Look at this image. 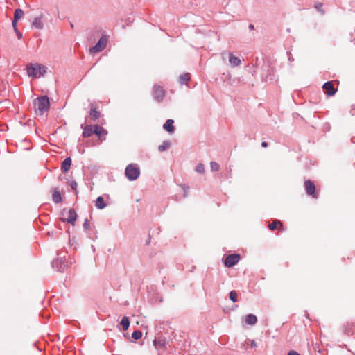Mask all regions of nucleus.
<instances>
[{
  "instance_id": "6ab92c4d",
  "label": "nucleus",
  "mask_w": 355,
  "mask_h": 355,
  "mask_svg": "<svg viewBox=\"0 0 355 355\" xmlns=\"http://www.w3.org/2000/svg\"><path fill=\"white\" fill-rule=\"evenodd\" d=\"M32 26L35 28H42L43 23H42V16H40L35 17L32 23Z\"/></svg>"
},
{
  "instance_id": "f3484780",
  "label": "nucleus",
  "mask_w": 355,
  "mask_h": 355,
  "mask_svg": "<svg viewBox=\"0 0 355 355\" xmlns=\"http://www.w3.org/2000/svg\"><path fill=\"white\" fill-rule=\"evenodd\" d=\"M229 62L232 67H237L241 64L240 59L234 56L232 53H230L229 55Z\"/></svg>"
},
{
  "instance_id": "412c9836",
  "label": "nucleus",
  "mask_w": 355,
  "mask_h": 355,
  "mask_svg": "<svg viewBox=\"0 0 355 355\" xmlns=\"http://www.w3.org/2000/svg\"><path fill=\"white\" fill-rule=\"evenodd\" d=\"M191 78V76L189 73H184L180 76V84H186L187 83Z\"/></svg>"
},
{
  "instance_id": "c85d7f7f",
  "label": "nucleus",
  "mask_w": 355,
  "mask_h": 355,
  "mask_svg": "<svg viewBox=\"0 0 355 355\" xmlns=\"http://www.w3.org/2000/svg\"><path fill=\"white\" fill-rule=\"evenodd\" d=\"M69 186L71 187V189L74 191H76L77 189V183L74 180H71L69 182Z\"/></svg>"
},
{
  "instance_id": "1a4fd4ad",
  "label": "nucleus",
  "mask_w": 355,
  "mask_h": 355,
  "mask_svg": "<svg viewBox=\"0 0 355 355\" xmlns=\"http://www.w3.org/2000/svg\"><path fill=\"white\" fill-rule=\"evenodd\" d=\"M322 89L328 96H334L337 90L334 88V84L331 81L325 83L322 86Z\"/></svg>"
},
{
  "instance_id": "9b49d317",
  "label": "nucleus",
  "mask_w": 355,
  "mask_h": 355,
  "mask_svg": "<svg viewBox=\"0 0 355 355\" xmlns=\"http://www.w3.org/2000/svg\"><path fill=\"white\" fill-rule=\"evenodd\" d=\"M81 128L83 129V137L85 138L91 137L94 133V125H85L83 124L81 125Z\"/></svg>"
},
{
  "instance_id": "0eeeda50",
  "label": "nucleus",
  "mask_w": 355,
  "mask_h": 355,
  "mask_svg": "<svg viewBox=\"0 0 355 355\" xmlns=\"http://www.w3.org/2000/svg\"><path fill=\"white\" fill-rule=\"evenodd\" d=\"M153 96L157 102L163 101L165 96V90L159 85H155L153 89Z\"/></svg>"
},
{
  "instance_id": "b1692460",
  "label": "nucleus",
  "mask_w": 355,
  "mask_h": 355,
  "mask_svg": "<svg viewBox=\"0 0 355 355\" xmlns=\"http://www.w3.org/2000/svg\"><path fill=\"white\" fill-rule=\"evenodd\" d=\"M171 145L170 141H165L163 142V144L158 147V150L160 152L164 151L166 148H168Z\"/></svg>"
},
{
  "instance_id": "7c9ffc66",
  "label": "nucleus",
  "mask_w": 355,
  "mask_h": 355,
  "mask_svg": "<svg viewBox=\"0 0 355 355\" xmlns=\"http://www.w3.org/2000/svg\"><path fill=\"white\" fill-rule=\"evenodd\" d=\"M322 6V3H318L315 5V8L318 9V10L321 11L322 13H324V11L321 10Z\"/></svg>"
},
{
  "instance_id": "393cba45",
  "label": "nucleus",
  "mask_w": 355,
  "mask_h": 355,
  "mask_svg": "<svg viewBox=\"0 0 355 355\" xmlns=\"http://www.w3.org/2000/svg\"><path fill=\"white\" fill-rule=\"evenodd\" d=\"M229 296H230V299L231 301H232L233 302H237L238 294H237L236 291H230Z\"/></svg>"
},
{
  "instance_id": "c756f323",
  "label": "nucleus",
  "mask_w": 355,
  "mask_h": 355,
  "mask_svg": "<svg viewBox=\"0 0 355 355\" xmlns=\"http://www.w3.org/2000/svg\"><path fill=\"white\" fill-rule=\"evenodd\" d=\"M83 227L85 229H89V220L87 219H86L84 222V224H83Z\"/></svg>"
},
{
  "instance_id": "4468645a",
  "label": "nucleus",
  "mask_w": 355,
  "mask_h": 355,
  "mask_svg": "<svg viewBox=\"0 0 355 355\" xmlns=\"http://www.w3.org/2000/svg\"><path fill=\"white\" fill-rule=\"evenodd\" d=\"M246 324L254 325L257 322V318L253 314H248L244 318Z\"/></svg>"
},
{
  "instance_id": "c9c22d12",
  "label": "nucleus",
  "mask_w": 355,
  "mask_h": 355,
  "mask_svg": "<svg viewBox=\"0 0 355 355\" xmlns=\"http://www.w3.org/2000/svg\"><path fill=\"white\" fill-rule=\"evenodd\" d=\"M249 28L251 29V30H253L254 28V25L253 24H250L249 25Z\"/></svg>"
},
{
  "instance_id": "72a5a7b5",
  "label": "nucleus",
  "mask_w": 355,
  "mask_h": 355,
  "mask_svg": "<svg viewBox=\"0 0 355 355\" xmlns=\"http://www.w3.org/2000/svg\"><path fill=\"white\" fill-rule=\"evenodd\" d=\"M261 146H262V147H263V148H266V147L268 146V143H267L266 141H263V142L261 143Z\"/></svg>"
},
{
  "instance_id": "7ed1b4c3",
  "label": "nucleus",
  "mask_w": 355,
  "mask_h": 355,
  "mask_svg": "<svg viewBox=\"0 0 355 355\" xmlns=\"http://www.w3.org/2000/svg\"><path fill=\"white\" fill-rule=\"evenodd\" d=\"M140 174L139 168L136 164H129L125 168V175L130 180H135Z\"/></svg>"
},
{
  "instance_id": "20e7f679",
  "label": "nucleus",
  "mask_w": 355,
  "mask_h": 355,
  "mask_svg": "<svg viewBox=\"0 0 355 355\" xmlns=\"http://www.w3.org/2000/svg\"><path fill=\"white\" fill-rule=\"evenodd\" d=\"M304 189L306 191V193L309 195L312 196L313 198H318L319 193L316 191L315 186L310 180H306L304 184Z\"/></svg>"
},
{
  "instance_id": "39448f33",
  "label": "nucleus",
  "mask_w": 355,
  "mask_h": 355,
  "mask_svg": "<svg viewBox=\"0 0 355 355\" xmlns=\"http://www.w3.org/2000/svg\"><path fill=\"white\" fill-rule=\"evenodd\" d=\"M107 39L106 37H101L97 44L89 49L90 53H96L104 50L107 46Z\"/></svg>"
},
{
  "instance_id": "f8f14e48",
  "label": "nucleus",
  "mask_w": 355,
  "mask_h": 355,
  "mask_svg": "<svg viewBox=\"0 0 355 355\" xmlns=\"http://www.w3.org/2000/svg\"><path fill=\"white\" fill-rule=\"evenodd\" d=\"M89 115L93 121H96L101 116V112L97 110V106L93 103L91 104Z\"/></svg>"
},
{
  "instance_id": "bb28decb",
  "label": "nucleus",
  "mask_w": 355,
  "mask_h": 355,
  "mask_svg": "<svg viewBox=\"0 0 355 355\" xmlns=\"http://www.w3.org/2000/svg\"><path fill=\"white\" fill-rule=\"evenodd\" d=\"M141 336H142V333L139 330L135 331L132 334V337L135 340H139L141 338Z\"/></svg>"
},
{
  "instance_id": "f257e3e1",
  "label": "nucleus",
  "mask_w": 355,
  "mask_h": 355,
  "mask_svg": "<svg viewBox=\"0 0 355 355\" xmlns=\"http://www.w3.org/2000/svg\"><path fill=\"white\" fill-rule=\"evenodd\" d=\"M49 100L46 96L37 98L34 101V110L37 115H43L49 109Z\"/></svg>"
},
{
  "instance_id": "f704fd0d",
  "label": "nucleus",
  "mask_w": 355,
  "mask_h": 355,
  "mask_svg": "<svg viewBox=\"0 0 355 355\" xmlns=\"http://www.w3.org/2000/svg\"><path fill=\"white\" fill-rule=\"evenodd\" d=\"M15 32H16V33H17V35L18 37H19V38H20V37H21V33H19L18 31H15Z\"/></svg>"
},
{
  "instance_id": "dca6fc26",
  "label": "nucleus",
  "mask_w": 355,
  "mask_h": 355,
  "mask_svg": "<svg viewBox=\"0 0 355 355\" xmlns=\"http://www.w3.org/2000/svg\"><path fill=\"white\" fill-rule=\"evenodd\" d=\"M95 206L98 209H103L106 207L107 204L105 203L104 198L101 196H99L95 201Z\"/></svg>"
},
{
  "instance_id": "2f4dec72",
  "label": "nucleus",
  "mask_w": 355,
  "mask_h": 355,
  "mask_svg": "<svg viewBox=\"0 0 355 355\" xmlns=\"http://www.w3.org/2000/svg\"><path fill=\"white\" fill-rule=\"evenodd\" d=\"M17 21H15V19H13L12 20V26L14 28L15 31H17Z\"/></svg>"
},
{
  "instance_id": "5701e85b",
  "label": "nucleus",
  "mask_w": 355,
  "mask_h": 355,
  "mask_svg": "<svg viewBox=\"0 0 355 355\" xmlns=\"http://www.w3.org/2000/svg\"><path fill=\"white\" fill-rule=\"evenodd\" d=\"M24 16V11L20 9H16L14 13V19L15 21H18L19 19H21Z\"/></svg>"
},
{
  "instance_id": "ddd939ff",
  "label": "nucleus",
  "mask_w": 355,
  "mask_h": 355,
  "mask_svg": "<svg viewBox=\"0 0 355 355\" xmlns=\"http://www.w3.org/2000/svg\"><path fill=\"white\" fill-rule=\"evenodd\" d=\"M174 121L173 119H168L164 124V129L169 133H173L175 131V127L173 125Z\"/></svg>"
},
{
  "instance_id": "4be33fe9",
  "label": "nucleus",
  "mask_w": 355,
  "mask_h": 355,
  "mask_svg": "<svg viewBox=\"0 0 355 355\" xmlns=\"http://www.w3.org/2000/svg\"><path fill=\"white\" fill-rule=\"evenodd\" d=\"M121 324L123 326V329L124 331L127 330L130 326L129 318L127 316L123 317Z\"/></svg>"
},
{
  "instance_id": "2eb2a0df",
  "label": "nucleus",
  "mask_w": 355,
  "mask_h": 355,
  "mask_svg": "<svg viewBox=\"0 0 355 355\" xmlns=\"http://www.w3.org/2000/svg\"><path fill=\"white\" fill-rule=\"evenodd\" d=\"M71 165V159L70 157H67L62 163L61 170L63 173L67 172Z\"/></svg>"
},
{
  "instance_id": "9d476101",
  "label": "nucleus",
  "mask_w": 355,
  "mask_h": 355,
  "mask_svg": "<svg viewBox=\"0 0 355 355\" xmlns=\"http://www.w3.org/2000/svg\"><path fill=\"white\" fill-rule=\"evenodd\" d=\"M67 218L62 219L63 221H67V223L74 225L77 218V214L73 209H69L66 213Z\"/></svg>"
},
{
  "instance_id": "473e14b6",
  "label": "nucleus",
  "mask_w": 355,
  "mask_h": 355,
  "mask_svg": "<svg viewBox=\"0 0 355 355\" xmlns=\"http://www.w3.org/2000/svg\"><path fill=\"white\" fill-rule=\"evenodd\" d=\"M250 346L252 347H257V343H256V342L254 340L250 341Z\"/></svg>"
},
{
  "instance_id": "f03ea898",
  "label": "nucleus",
  "mask_w": 355,
  "mask_h": 355,
  "mask_svg": "<svg viewBox=\"0 0 355 355\" xmlns=\"http://www.w3.org/2000/svg\"><path fill=\"white\" fill-rule=\"evenodd\" d=\"M27 74L30 77L40 78L46 72V67L41 64H28L26 66Z\"/></svg>"
},
{
  "instance_id": "423d86ee",
  "label": "nucleus",
  "mask_w": 355,
  "mask_h": 355,
  "mask_svg": "<svg viewBox=\"0 0 355 355\" xmlns=\"http://www.w3.org/2000/svg\"><path fill=\"white\" fill-rule=\"evenodd\" d=\"M240 259V255L238 254H232L228 255L225 261L224 264L226 267H232L236 265Z\"/></svg>"
},
{
  "instance_id": "6e6552de",
  "label": "nucleus",
  "mask_w": 355,
  "mask_h": 355,
  "mask_svg": "<svg viewBox=\"0 0 355 355\" xmlns=\"http://www.w3.org/2000/svg\"><path fill=\"white\" fill-rule=\"evenodd\" d=\"M94 133L98 137L99 141L102 142L105 140V135H107V131L101 125H94Z\"/></svg>"
},
{
  "instance_id": "a878e982",
  "label": "nucleus",
  "mask_w": 355,
  "mask_h": 355,
  "mask_svg": "<svg viewBox=\"0 0 355 355\" xmlns=\"http://www.w3.org/2000/svg\"><path fill=\"white\" fill-rule=\"evenodd\" d=\"M210 168L212 171H218L220 168V166L218 163L211 162L210 163Z\"/></svg>"
},
{
  "instance_id": "cd10ccee",
  "label": "nucleus",
  "mask_w": 355,
  "mask_h": 355,
  "mask_svg": "<svg viewBox=\"0 0 355 355\" xmlns=\"http://www.w3.org/2000/svg\"><path fill=\"white\" fill-rule=\"evenodd\" d=\"M196 171L198 173H203L205 172V166H204V165L202 164H198L196 168Z\"/></svg>"
},
{
  "instance_id": "aec40b11",
  "label": "nucleus",
  "mask_w": 355,
  "mask_h": 355,
  "mask_svg": "<svg viewBox=\"0 0 355 355\" xmlns=\"http://www.w3.org/2000/svg\"><path fill=\"white\" fill-rule=\"evenodd\" d=\"M53 200L55 203H60L62 202V196L60 191L55 190L53 193Z\"/></svg>"
},
{
  "instance_id": "a211bd4d",
  "label": "nucleus",
  "mask_w": 355,
  "mask_h": 355,
  "mask_svg": "<svg viewBox=\"0 0 355 355\" xmlns=\"http://www.w3.org/2000/svg\"><path fill=\"white\" fill-rule=\"evenodd\" d=\"M282 226H283L282 223L280 220L276 219V220H274L271 223H270L268 225V228L270 230H277V229L282 228Z\"/></svg>"
}]
</instances>
